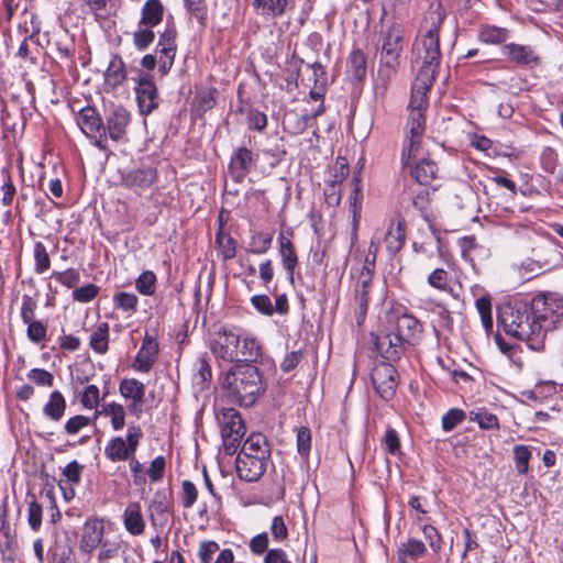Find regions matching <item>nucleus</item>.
Here are the masks:
<instances>
[{
  "instance_id": "1",
  "label": "nucleus",
  "mask_w": 563,
  "mask_h": 563,
  "mask_svg": "<svg viewBox=\"0 0 563 563\" xmlns=\"http://www.w3.org/2000/svg\"><path fill=\"white\" fill-rule=\"evenodd\" d=\"M498 320L507 334L532 351H543L548 334L563 328V297L542 292L530 300L515 299L501 307Z\"/></svg>"
},
{
  "instance_id": "2",
  "label": "nucleus",
  "mask_w": 563,
  "mask_h": 563,
  "mask_svg": "<svg viewBox=\"0 0 563 563\" xmlns=\"http://www.w3.org/2000/svg\"><path fill=\"white\" fill-rule=\"evenodd\" d=\"M223 388L233 402L249 408L264 395L266 383L254 364L238 362L227 372Z\"/></svg>"
},
{
  "instance_id": "3",
  "label": "nucleus",
  "mask_w": 563,
  "mask_h": 563,
  "mask_svg": "<svg viewBox=\"0 0 563 563\" xmlns=\"http://www.w3.org/2000/svg\"><path fill=\"white\" fill-rule=\"evenodd\" d=\"M446 13L440 2L432 3L423 19L422 29L426 34L421 38V45L424 51L422 60L430 63H441L440 49V30L445 20Z\"/></svg>"
},
{
  "instance_id": "4",
  "label": "nucleus",
  "mask_w": 563,
  "mask_h": 563,
  "mask_svg": "<svg viewBox=\"0 0 563 563\" xmlns=\"http://www.w3.org/2000/svg\"><path fill=\"white\" fill-rule=\"evenodd\" d=\"M405 25L393 21L380 32L379 36V65L390 71H396L400 65V57L405 46Z\"/></svg>"
},
{
  "instance_id": "5",
  "label": "nucleus",
  "mask_w": 563,
  "mask_h": 563,
  "mask_svg": "<svg viewBox=\"0 0 563 563\" xmlns=\"http://www.w3.org/2000/svg\"><path fill=\"white\" fill-rule=\"evenodd\" d=\"M243 329L235 325H221L210 334L208 346L218 360L234 363L239 360Z\"/></svg>"
},
{
  "instance_id": "6",
  "label": "nucleus",
  "mask_w": 563,
  "mask_h": 563,
  "mask_svg": "<svg viewBox=\"0 0 563 563\" xmlns=\"http://www.w3.org/2000/svg\"><path fill=\"white\" fill-rule=\"evenodd\" d=\"M134 80V92L139 112L145 117L150 115L161 103V96L154 76L150 73L137 70V78Z\"/></svg>"
},
{
  "instance_id": "7",
  "label": "nucleus",
  "mask_w": 563,
  "mask_h": 563,
  "mask_svg": "<svg viewBox=\"0 0 563 563\" xmlns=\"http://www.w3.org/2000/svg\"><path fill=\"white\" fill-rule=\"evenodd\" d=\"M76 122L96 147L102 151L107 148L104 123L95 107L87 106L80 109L76 115Z\"/></svg>"
},
{
  "instance_id": "8",
  "label": "nucleus",
  "mask_w": 563,
  "mask_h": 563,
  "mask_svg": "<svg viewBox=\"0 0 563 563\" xmlns=\"http://www.w3.org/2000/svg\"><path fill=\"white\" fill-rule=\"evenodd\" d=\"M372 383L376 393L384 400H390L399 384V374L393 363H382L374 367Z\"/></svg>"
},
{
  "instance_id": "9",
  "label": "nucleus",
  "mask_w": 563,
  "mask_h": 563,
  "mask_svg": "<svg viewBox=\"0 0 563 563\" xmlns=\"http://www.w3.org/2000/svg\"><path fill=\"white\" fill-rule=\"evenodd\" d=\"M177 31L174 25L166 26L159 33L158 43L155 48V55L158 58V70L166 75L173 67L177 52Z\"/></svg>"
},
{
  "instance_id": "10",
  "label": "nucleus",
  "mask_w": 563,
  "mask_h": 563,
  "mask_svg": "<svg viewBox=\"0 0 563 563\" xmlns=\"http://www.w3.org/2000/svg\"><path fill=\"white\" fill-rule=\"evenodd\" d=\"M373 344L378 354L388 363L400 361L406 352V343L390 331L384 334L372 333Z\"/></svg>"
},
{
  "instance_id": "11",
  "label": "nucleus",
  "mask_w": 563,
  "mask_h": 563,
  "mask_svg": "<svg viewBox=\"0 0 563 563\" xmlns=\"http://www.w3.org/2000/svg\"><path fill=\"white\" fill-rule=\"evenodd\" d=\"M439 66V63L428 64L422 60V65L412 84L410 106H413L416 102L427 103L426 96L433 86Z\"/></svg>"
},
{
  "instance_id": "12",
  "label": "nucleus",
  "mask_w": 563,
  "mask_h": 563,
  "mask_svg": "<svg viewBox=\"0 0 563 563\" xmlns=\"http://www.w3.org/2000/svg\"><path fill=\"white\" fill-rule=\"evenodd\" d=\"M119 393L125 400H130L126 406L129 413L140 419L143 415L144 384L136 378H123L119 384Z\"/></svg>"
},
{
  "instance_id": "13",
  "label": "nucleus",
  "mask_w": 563,
  "mask_h": 563,
  "mask_svg": "<svg viewBox=\"0 0 563 563\" xmlns=\"http://www.w3.org/2000/svg\"><path fill=\"white\" fill-rule=\"evenodd\" d=\"M269 461V459L239 453L235 461L238 477L246 483L260 481L265 474Z\"/></svg>"
},
{
  "instance_id": "14",
  "label": "nucleus",
  "mask_w": 563,
  "mask_h": 563,
  "mask_svg": "<svg viewBox=\"0 0 563 563\" xmlns=\"http://www.w3.org/2000/svg\"><path fill=\"white\" fill-rule=\"evenodd\" d=\"M292 235V229L287 228L286 230H282L277 238L278 253L282 260V265L290 283H294L295 271L299 264L296 247L291 241Z\"/></svg>"
},
{
  "instance_id": "15",
  "label": "nucleus",
  "mask_w": 563,
  "mask_h": 563,
  "mask_svg": "<svg viewBox=\"0 0 563 563\" xmlns=\"http://www.w3.org/2000/svg\"><path fill=\"white\" fill-rule=\"evenodd\" d=\"M501 54L518 67L533 68L541 63L538 53L530 45L508 43L501 47Z\"/></svg>"
},
{
  "instance_id": "16",
  "label": "nucleus",
  "mask_w": 563,
  "mask_h": 563,
  "mask_svg": "<svg viewBox=\"0 0 563 563\" xmlns=\"http://www.w3.org/2000/svg\"><path fill=\"white\" fill-rule=\"evenodd\" d=\"M254 164L255 157L250 148L240 146L234 150L231 154L228 166V170L232 180L236 184L242 183L251 172V168Z\"/></svg>"
},
{
  "instance_id": "17",
  "label": "nucleus",
  "mask_w": 563,
  "mask_h": 563,
  "mask_svg": "<svg viewBox=\"0 0 563 563\" xmlns=\"http://www.w3.org/2000/svg\"><path fill=\"white\" fill-rule=\"evenodd\" d=\"M130 121V112L122 106L115 107L106 118V141H120L125 135Z\"/></svg>"
},
{
  "instance_id": "18",
  "label": "nucleus",
  "mask_w": 563,
  "mask_h": 563,
  "mask_svg": "<svg viewBox=\"0 0 563 563\" xmlns=\"http://www.w3.org/2000/svg\"><path fill=\"white\" fill-rule=\"evenodd\" d=\"M158 351L156 339L146 332L134 358L133 368L140 373H148L157 360Z\"/></svg>"
},
{
  "instance_id": "19",
  "label": "nucleus",
  "mask_w": 563,
  "mask_h": 563,
  "mask_svg": "<svg viewBox=\"0 0 563 563\" xmlns=\"http://www.w3.org/2000/svg\"><path fill=\"white\" fill-rule=\"evenodd\" d=\"M103 533L104 526L101 520H87L84 525L79 541L80 551L86 554H91L101 544Z\"/></svg>"
},
{
  "instance_id": "20",
  "label": "nucleus",
  "mask_w": 563,
  "mask_h": 563,
  "mask_svg": "<svg viewBox=\"0 0 563 563\" xmlns=\"http://www.w3.org/2000/svg\"><path fill=\"white\" fill-rule=\"evenodd\" d=\"M157 178L153 167L135 168L122 175V185L135 191L150 188Z\"/></svg>"
},
{
  "instance_id": "21",
  "label": "nucleus",
  "mask_w": 563,
  "mask_h": 563,
  "mask_svg": "<svg viewBox=\"0 0 563 563\" xmlns=\"http://www.w3.org/2000/svg\"><path fill=\"white\" fill-rule=\"evenodd\" d=\"M406 224L400 218L390 220L384 242L390 257L396 256L406 243Z\"/></svg>"
},
{
  "instance_id": "22",
  "label": "nucleus",
  "mask_w": 563,
  "mask_h": 563,
  "mask_svg": "<svg viewBox=\"0 0 563 563\" xmlns=\"http://www.w3.org/2000/svg\"><path fill=\"white\" fill-rule=\"evenodd\" d=\"M217 420L220 426L221 434H245L246 427L241 413L234 408H222L217 413Z\"/></svg>"
},
{
  "instance_id": "23",
  "label": "nucleus",
  "mask_w": 563,
  "mask_h": 563,
  "mask_svg": "<svg viewBox=\"0 0 563 563\" xmlns=\"http://www.w3.org/2000/svg\"><path fill=\"white\" fill-rule=\"evenodd\" d=\"M128 79L126 65L120 54H113L103 73L104 86L117 89Z\"/></svg>"
},
{
  "instance_id": "24",
  "label": "nucleus",
  "mask_w": 563,
  "mask_h": 563,
  "mask_svg": "<svg viewBox=\"0 0 563 563\" xmlns=\"http://www.w3.org/2000/svg\"><path fill=\"white\" fill-rule=\"evenodd\" d=\"M393 331L406 344H411V341L422 331L420 321L409 313H404L396 318Z\"/></svg>"
},
{
  "instance_id": "25",
  "label": "nucleus",
  "mask_w": 563,
  "mask_h": 563,
  "mask_svg": "<svg viewBox=\"0 0 563 563\" xmlns=\"http://www.w3.org/2000/svg\"><path fill=\"white\" fill-rule=\"evenodd\" d=\"M191 379L194 387L199 391H203L209 387L212 379V369L208 353H201L195 360Z\"/></svg>"
},
{
  "instance_id": "26",
  "label": "nucleus",
  "mask_w": 563,
  "mask_h": 563,
  "mask_svg": "<svg viewBox=\"0 0 563 563\" xmlns=\"http://www.w3.org/2000/svg\"><path fill=\"white\" fill-rule=\"evenodd\" d=\"M239 453L271 460V444L265 434L253 432L246 438Z\"/></svg>"
},
{
  "instance_id": "27",
  "label": "nucleus",
  "mask_w": 563,
  "mask_h": 563,
  "mask_svg": "<svg viewBox=\"0 0 563 563\" xmlns=\"http://www.w3.org/2000/svg\"><path fill=\"white\" fill-rule=\"evenodd\" d=\"M123 523L126 531L132 536H140L144 532L145 522L141 511L140 503H130L123 512Z\"/></svg>"
},
{
  "instance_id": "28",
  "label": "nucleus",
  "mask_w": 563,
  "mask_h": 563,
  "mask_svg": "<svg viewBox=\"0 0 563 563\" xmlns=\"http://www.w3.org/2000/svg\"><path fill=\"white\" fill-rule=\"evenodd\" d=\"M540 163L544 172L563 179V150L561 152L547 146L542 150Z\"/></svg>"
},
{
  "instance_id": "29",
  "label": "nucleus",
  "mask_w": 563,
  "mask_h": 563,
  "mask_svg": "<svg viewBox=\"0 0 563 563\" xmlns=\"http://www.w3.org/2000/svg\"><path fill=\"white\" fill-rule=\"evenodd\" d=\"M239 354L240 362H247L250 364L256 363L263 355L262 345L258 340L244 330ZM238 362L239 361H235L234 364Z\"/></svg>"
},
{
  "instance_id": "30",
  "label": "nucleus",
  "mask_w": 563,
  "mask_h": 563,
  "mask_svg": "<svg viewBox=\"0 0 563 563\" xmlns=\"http://www.w3.org/2000/svg\"><path fill=\"white\" fill-rule=\"evenodd\" d=\"M439 168L434 161L421 158L410 168V175L420 184L430 185L438 175Z\"/></svg>"
},
{
  "instance_id": "31",
  "label": "nucleus",
  "mask_w": 563,
  "mask_h": 563,
  "mask_svg": "<svg viewBox=\"0 0 563 563\" xmlns=\"http://www.w3.org/2000/svg\"><path fill=\"white\" fill-rule=\"evenodd\" d=\"M164 16V5L161 0H146L141 9V19L139 23L155 27L162 23Z\"/></svg>"
},
{
  "instance_id": "32",
  "label": "nucleus",
  "mask_w": 563,
  "mask_h": 563,
  "mask_svg": "<svg viewBox=\"0 0 563 563\" xmlns=\"http://www.w3.org/2000/svg\"><path fill=\"white\" fill-rule=\"evenodd\" d=\"M367 64L366 56L362 49H353L346 63V74L349 78L355 81H362L366 76Z\"/></svg>"
},
{
  "instance_id": "33",
  "label": "nucleus",
  "mask_w": 563,
  "mask_h": 563,
  "mask_svg": "<svg viewBox=\"0 0 563 563\" xmlns=\"http://www.w3.org/2000/svg\"><path fill=\"white\" fill-rule=\"evenodd\" d=\"M423 102H416L413 106H410V113L407 121V134L409 137L422 139L426 128V119L422 112Z\"/></svg>"
},
{
  "instance_id": "34",
  "label": "nucleus",
  "mask_w": 563,
  "mask_h": 563,
  "mask_svg": "<svg viewBox=\"0 0 563 563\" xmlns=\"http://www.w3.org/2000/svg\"><path fill=\"white\" fill-rule=\"evenodd\" d=\"M100 415L110 417L111 427L114 431L122 430L125 426V410L119 402L111 401L103 404L100 410H96L93 420H96Z\"/></svg>"
},
{
  "instance_id": "35",
  "label": "nucleus",
  "mask_w": 563,
  "mask_h": 563,
  "mask_svg": "<svg viewBox=\"0 0 563 563\" xmlns=\"http://www.w3.org/2000/svg\"><path fill=\"white\" fill-rule=\"evenodd\" d=\"M510 37V31L506 27L484 24L478 30V41L490 45L504 44Z\"/></svg>"
},
{
  "instance_id": "36",
  "label": "nucleus",
  "mask_w": 563,
  "mask_h": 563,
  "mask_svg": "<svg viewBox=\"0 0 563 563\" xmlns=\"http://www.w3.org/2000/svg\"><path fill=\"white\" fill-rule=\"evenodd\" d=\"M67 404L59 390L49 394L48 401L43 407V413L52 421H59L65 413Z\"/></svg>"
},
{
  "instance_id": "37",
  "label": "nucleus",
  "mask_w": 563,
  "mask_h": 563,
  "mask_svg": "<svg viewBox=\"0 0 563 563\" xmlns=\"http://www.w3.org/2000/svg\"><path fill=\"white\" fill-rule=\"evenodd\" d=\"M427 553V548L421 540L410 538L407 542L401 543L397 549L398 561L406 563V559L417 560Z\"/></svg>"
},
{
  "instance_id": "38",
  "label": "nucleus",
  "mask_w": 563,
  "mask_h": 563,
  "mask_svg": "<svg viewBox=\"0 0 563 563\" xmlns=\"http://www.w3.org/2000/svg\"><path fill=\"white\" fill-rule=\"evenodd\" d=\"M371 287H372V282L365 280V279H360L355 287V302L358 306V311H357V317H356L358 324L364 320V318L367 313Z\"/></svg>"
},
{
  "instance_id": "39",
  "label": "nucleus",
  "mask_w": 563,
  "mask_h": 563,
  "mask_svg": "<svg viewBox=\"0 0 563 563\" xmlns=\"http://www.w3.org/2000/svg\"><path fill=\"white\" fill-rule=\"evenodd\" d=\"M89 346L98 354H104L109 347V324L100 322L90 335Z\"/></svg>"
},
{
  "instance_id": "40",
  "label": "nucleus",
  "mask_w": 563,
  "mask_h": 563,
  "mask_svg": "<svg viewBox=\"0 0 563 563\" xmlns=\"http://www.w3.org/2000/svg\"><path fill=\"white\" fill-rule=\"evenodd\" d=\"M106 457L115 463L121 461H128L130 455L128 453L124 439L122 437H114L108 441L104 448Z\"/></svg>"
},
{
  "instance_id": "41",
  "label": "nucleus",
  "mask_w": 563,
  "mask_h": 563,
  "mask_svg": "<svg viewBox=\"0 0 563 563\" xmlns=\"http://www.w3.org/2000/svg\"><path fill=\"white\" fill-rule=\"evenodd\" d=\"M273 243V233L253 232L251 234L250 247L246 250L250 254L262 255L268 252Z\"/></svg>"
},
{
  "instance_id": "42",
  "label": "nucleus",
  "mask_w": 563,
  "mask_h": 563,
  "mask_svg": "<svg viewBox=\"0 0 563 563\" xmlns=\"http://www.w3.org/2000/svg\"><path fill=\"white\" fill-rule=\"evenodd\" d=\"M451 276L444 268L433 269L427 278V283L430 287L441 292H452Z\"/></svg>"
},
{
  "instance_id": "43",
  "label": "nucleus",
  "mask_w": 563,
  "mask_h": 563,
  "mask_svg": "<svg viewBox=\"0 0 563 563\" xmlns=\"http://www.w3.org/2000/svg\"><path fill=\"white\" fill-rule=\"evenodd\" d=\"M154 27L137 23L136 30L133 32V45L139 52L146 51L155 40Z\"/></svg>"
},
{
  "instance_id": "44",
  "label": "nucleus",
  "mask_w": 563,
  "mask_h": 563,
  "mask_svg": "<svg viewBox=\"0 0 563 563\" xmlns=\"http://www.w3.org/2000/svg\"><path fill=\"white\" fill-rule=\"evenodd\" d=\"M351 186L352 191L349 198L350 211L352 214L357 216V212H362L363 205L362 179L360 173L353 174Z\"/></svg>"
},
{
  "instance_id": "45",
  "label": "nucleus",
  "mask_w": 563,
  "mask_h": 563,
  "mask_svg": "<svg viewBox=\"0 0 563 563\" xmlns=\"http://www.w3.org/2000/svg\"><path fill=\"white\" fill-rule=\"evenodd\" d=\"M534 256L537 257L528 265H537L539 269L550 265L553 256L555 255V249L550 242H543L532 250Z\"/></svg>"
},
{
  "instance_id": "46",
  "label": "nucleus",
  "mask_w": 563,
  "mask_h": 563,
  "mask_svg": "<svg viewBox=\"0 0 563 563\" xmlns=\"http://www.w3.org/2000/svg\"><path fill=\"white\" fill-rule=\"evenodd\" d=\"M150 518L153 526L164 527L170 514L168 503L164 500H153L148 507Z\"/></svg>"
},
{
  "instance_id": "47",
  "label": "nucleus",
  "mask_w": 563,
  "mask_h": 563,
  "mask_svg": "<svg viewBox=\"0 0 563 563\" xmlns=\"http://www.w3.org/2000/svg\"><path fill=\"white\" fill-rule=\"evenodd\" d=\"M34 272L43 274L51 268V258L43 242L36 241L33 247Z\"/></svg>"
},
{
  "instance_id": "48",
  "label": "nucleus",
  "mask_w": 563,
  "mask_h": 563,
  "mask_svg": "<svg viewBox=\"0 0 563 563\" xmlns=\"http://www.w3.org/2000/svg\"><path fill=\"white\" fill-rule=\"evenodd\" d=\"M470 419L478 423L479 428L484 430H498L499 420L495 413L481 408L476 411H471Z\"/></svg>"
},
{
  "instance_id": "49",
  "label": "nucleus",
  "mask_w": 563,
  "mask_h": 563,
  "mask_svg": "<svg viewBox=\"0 0 563 563\" xmlns=\"http://www.w3.org/2000/svg\"><path fill=\"white\" fill-rule=\"evenodd\" d=\"M113 305L115 309L134 313L137 310L139 297L133 292L119 291L113 296Z\"/></svg>"
},
{
  "instance_id": "50",
  "label": "nucleus",
  "mask_w": 563,
  "mask_h": 563,
  "mask_svg": "<svg viewBox=\"0 0 563 563\" xmlns=\"http://www.w3.org/2000/svg\"><path fill=\"white\" fill-rule=\"evenodd\" d=\"M476 309L481 316L482 324L487 333L493 330L492 300L489 296H483L475 302Z\"/></svg>"
},
{
  "instance_id": "51",
  "label": "nucleus",
  "mask_w": 563,
  "mask_h": 563,
  "mask_svg": "<svg viewBox=\"0 0 563 563\" xmlns=\"http://www.w3.org/2000/svg\"><path fill=\"white\" fill-rule=\"evenodd\" d=\"M421 140L422 139H417V137H409V136H406L405 137V141L402 143V150H401V158H400V163H401V167L405 169L409 166V162L411 158H415L419 151H420V146H421Z\"/></svg>"
},
{
  "instance_id": "52",
  "label": "nucleus",
  "mask_w": 563,
  "mask_h": 563,
  "mask_svg": "<svg viewBox=\"0 0 563 563\" xmlns=\"http://www.w3.org/2000/svg\"><path fill=\"white\" fill-rule=\"evenodd\" d=\"M156 275L152 271H144L135 280V288L141 295L153 296L156 290Z\"/></svg>"
},
{
  "instance_id": "53",
  "label": "nucleus",
  "mask_w": 563,
  "mask_h": 563,
  "mask_svg": "<svg viewBox=\"0 0 563 563\" xmlns=\"http://www.w3.org/2000/svg\"><path fill=\"white\" fill-rule=\"evenodd\" d=\"M216 242L220 249L223 260H232L236 255V242L230 234H224L222 230L218 232Z\"/></svg>"
},
{
  "instance_id": "54",
  "label": "nucleus",
  "mask_w": 563,
  "mask_h": 563,
  "mask_svg": "<svg viewBox=\"0 0 563 563\" xmlns=\"http://www.w3.org/2000/svg\"><path fill=\"white\" fill-rule=\"evenodd\" d=\"M51 278L67 288H74L80 280V273L77 268H67L63 272L54 271Z\"/></svg>"
},
{
  "instance_id": "55",
  "label": "nucleus",
  "mask_w": 563,
  "mask_h": 563,
  "mask_svg": "<svg viewBox=\"0 0 563 563\" xmlns=\"http://www.w3.org/2000/svg\"><path fill=\"white\" fill-rule=\"evenodd\" d=\"M377 250L378 245L374 241H372L368 246V253L364 260V264L360 274V279L372 282L375 272Z\"/></svg>"
},
{
  "instance_id": "56",
  "label": "nucleus",
  "mask_w": 563,
  "mask_h": 563,
  "mask_svg": "<svg viewBox=\"0 0 563 563\" xmlns=\"http://www.w3.org/2000/svg\"><path fill=\"white\" fill-rule=\"evenodd\" d=\"M3 183L1 185L2 198L1 202L3 206L9 207L12 205L14 196L16 194L15 186L13 185L12 177L8 168L1 169Z\"/></svg>"
},
{
  "instance_id": "57",
  "label": "nucleus",
  "mask_w": 563,
  "mask_h": 563,
  "mask_svg": "<svg viewBox=\"0 0 563 563\" xmlns=\"http://www.w3.org/2000/svg\"><path fill=\"white\" fill-rule=\"evenodd\" d=\"M531 452L527 445L518 444L514 448V460L519 474H526L529 470Z\"/></svg>"
},
{
  "instance_id": "58",
  "label": "nucleus",
  "mask_w": 563,
  "mask_h": 563,
  "mask_svg": "<svg viewBox=\"0 0 563 563\" xmlns=\"http://www.w3.org/2000/svg\"><path fill=\"white\" fill-rule=\"evenodd\" d=\"M142 438H143V430L140 426L131 424L128 428L124 443H125L128 453L130 455V459L135 457V453L139 448L140 440Z\"/></svg>"
},
{
  "instance_id": "59",
  "label": "nucleus",
  "mask_w": 563,
  "mask_h": 563,
  "mask_svg": "<svg viewBox=\"0 0 563 563\" xmlns=\"http://www.w3.org/2000/svg\"><path fill=\"white\" fill-rule=\"evenodd\" d=\"M297 452L303 459H308L311 450V430L308 427H300L296 437Z\"/></svg>"
},
{
  "instance_id": "60",
  "label": "nucleus",
  "mask_w": 563,
  "mask_h": 563,
  "mask_svg": "<svg viewBox=\"0 0 563 563\" xmlns=\"http://www.w3.org/2000/svg\"><path fill=\"white\" fill-rule=\"evenodd\" d=\"M27 324L26 336L32 343H40L47 338V327L40 320L25 322Z\"/></svg>"
},
{
  "instance_id": "61",
  "label": "nucleus",
  "mask_w": 563,
  "mask_h": 563,
  "mask_svg": "<svg viewBox=\"0 0 563 563\" xmlns=\"http://www.w3.org/2000/svg\"><path fill=\"white\" fill-rule=\"evenodd\" d=\"M186 9L195 16L201 26H206L208 11L205 0H184Z\"/></svg>"
},
{
  "instance_id": "62",
  "label": "nucleus",
  "mask_w": 563,
  "mask_h": 563,
  "mask_svg": "<svg viewBox=\"0 0 563 563\" xmlns=\"http://www.w3.org/2000/svg\"><path fill=\"white\" fill-rule=\"evenodd\" d=\"M100 401V390L96 385H88L84 388L80 402L86 409H97Z\"/></svg>"
},
{
  "instance_id": "63",
  "label": "nucleus",
  "mask_w": 563,
  "mask_h": 563,
  "mask_svg": "<svg viewBox=\"0 0 563 563\" xmlns=\"http://www.w3.org/2000/svg\"><path fill=\"white\" fill-rule=\"evenodd\" d=\"M350 174V166L344 157H338L332 168L331 179L329 183L341 186Z\"/></svg>"
},
{
  "instance_id": "64",
  "label": "nucleus",
  "mask_w": 563,
  "mask_h": 563,
  "mask_svg": "<svg viewBox=\"0 0 563 563\" xmlns=\"http://www.w3.org/2000/svg\"><path fill=\"white\" fill-rule=\"evenodd\" d=\"M91 419L84 415H76L70 417L64 426L65 433L68 435L78 434L84 428L91 423Z\"/></svg>"
}]
</instances>
